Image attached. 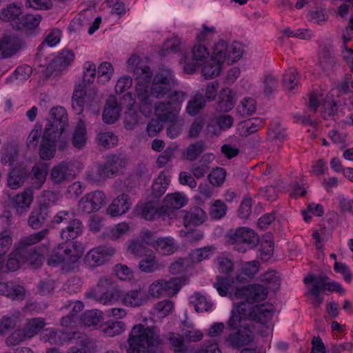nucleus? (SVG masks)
<instances>
[{
  "label": "nucleus",
  "instance_id": "f257e3e1",
  "mask_svg": "<svg viewBox=\"0 0 353 353\" xmlns=\"http://www.w3.org/2000/svg\"><path fill=\"white\" fill-rule=\"evenodd\" d=\"M128 353H163L165 339L155 327L134 325L128 338Z\"/></svg>",
  "mask_w": 353,
  "mask_h": 353
},
{
  "label": "nucleus",
  "instance_id": "f03ea898",
  "mask_svg": "<svg viewBox=\"0 0 353 353\" xmlns=\"http://www.w3.org/2000/svg\"><path fill=\"white\" fill-rule=\"evenodd\" d=\"M128 160L121 155H108L103 163L98 164L95 172H88L87 178L95 182L117 175L126 165Z\"/></svg>",
  "mask_w": 353,
  "mask_h": 353
},
{
  "label": "nucleus",
  "instance_id": "7ed1b4c3",
  "mask_svg": "<svg viewBox=\"0 0 353 353\" xmlns=\"http://www.w3.org/2000/svg\"><path fill=\"white\" fill-rule=\"evenodd\" d=\"M53 223H63L65 225L60 233L61 238L65 241L73 240L80 236L83 230L82 221L78 219L75 214L70 211H60L52 221Z\"/></svg>",
  "mask_w": 353,
  "mask_h": 353
},
{
  "label": "nucleus",
  "instance_id": "20e7f679",
  "mask_svg": "<svg viewBox=\"0 0 353 353\" xmlns=\"http://www.w3.org/2000/svg\"><path fill=\"white\" fill-rule=\"evenodd\" d=\"M69 147V141L66 137L50 132L49 130H43L39 148V156L43 160H50L54 157L58 148L60 151H64Z\"/></svg>",
  "mask_w": 353,
  "mask_h": 353
},
{
  "label": "nucleus",
  "instance_id": "39448f33",
  "mask_svg": "<svg viewBox=\"0 0 353 353\" xmlns=\"http://www.w3.org/2000/svg\"><path fill=\"white\" fill-rule=\"evenodd\" d=\"M177 85L172 71L168 68L161 67L153 78L151 88L152 97L161 99Z\"/></svg>",
  "mask_w": 353,
  "mask_h": 353
},
{
  "label": "nucleus",
  "instance_id": "423d86ee",
  "mask_svg": "<svg viewBox=\"0 0 353 353\" xmlns=\"http://www.w3.org/2000/svg\"><path fill=\"white\" fill-rule=\"evenodd\" d=\"M259 237L252 229L248 228H239L235 230H230L228 234V243L230 245L243 243L245 247L236 248V250L244 252L248 248L251 249L258 245Z\"/></svg>",
  "mask_w": 353,
  "mask_h": 353
},
{
  "label": "nucleus",
  "instance_id": "0eeeda50",
  "mask_svg": "<svg viewBox=\"0 0 353 353\" xmlns=\"http://www.w3.org/2000/svg\"><path fill=\"white\" fill-rule=\"evenodd\" d=\"M48 228H43L41 230L22 238L17 248V253L23 256L27 261L35 259L39 261L41 256L36 252L32 245L44 239L49 234Z\"/></svg>",
  "mask_w": 353,
  "mask_h": 353
},
{
  "label": "nucleus",
  "instance_id": "6e6552de",
  "mask_svg": "<svg viewBox=\"0 0 353 353\" xmlns=\"http://www.w3.org/2000/svg\"><path fill=\"white\" fill-rule=\"evenodd\" d=\"M241 55L242 50L239 43L234 42L229 46L225 41H220L214 45L212 57L221 64L226 61L231 65L236 62Z\"/></svg>",
  "mask_w": 353,
  "mask_h": 353
},
{
  "label": "nucleus",
  "instance_id": "1a4fd4ad",
  "mask_svg": "<svg viewBox=\"0 0 353 353\" xmlns=\"http://www.w3.org/2000/svg\"><path fill=\"white\" fill-rule=\"evenodd\" d=\"M68 125V117L66 110L62 106L53 107L50 110L48 122L44 130L60 137H66L65 129Z\"/></svg>",
  "mask_w": 353,
  "mask_h": 353
},
{
  "label": "nucleus",
  "instance_id": "9d476101",
  "mask_svg": "<svg viewBox=\"0 0 353 353\" xmlns=\"http://www.w3.org/2000/svg\"><path fill=\"white\" fill-rule=\"evenodd\" d=\"M134 76L137 81L136 85L137 97L139 101L153 99L151 94V88L148 91V83L152 77V72L148 66L137 67L134 69Z\"/></svg>",
  "mask_w": 353,
  "mask_h": 353
},
{
  "label": "nucleus",
  "instance_id": "9b49d317",
  "mask_svg": "<svg viewBox=\"0 0 353 353\" xmlns=\"http://www.w3.org/2000/svg\"><path fill=\"white\" fill-rule=\"evenodd\" d=\"M116 252L112 246H99L90 250L85 255V263L90 268H96L103 265Z\"/></svg>",
  "mask_w": 353,
  "mask_h": 353
},
{
  "label": "nucleus",
  "instance_id": "f8f14e48",
  "mask_svg": "<svg viewBox=\"0 0 353 353\" xmlns=\"http://www.w3.org/2000/svg\"><path fill=\"white\" fill-rule=\"evenodd\" d=\"M105 195L101 191L90 192L83 196L79 202V209L85 214L97 212L105 204Z\"/></svg>",
  "mask_w": 353,
  "mask_h": 353
},
{
  "label": "nucleus",
  "instance_id": "ddd939ff",
  "mask_svg": "<svg viewBox=\"0 0 353 353\" xmlns=\"http://www.w3.org/2000/svg\"><path fill=\"white\" fill-rule=\"evenodd\" d=\"M268 291L266 288L260 284L248 285L242 288H236L234 296L239 299H246L248 302L263 301L266 299Z\"/></svg>",
  "mask_w": 353,
  "mask_h": 353
},
{
  "label": "nucleus",
  "instance_id": "4468645a",
  "mask_svg": "<svg viewBox=\"0 0 353 353\" xmlns=\"http://www.w3.org/2000/svg\"><path fill=\"white\" fill-rule=\"evenodd\" d=\"M50 214V203L46 200L40 201L31 211L28 219V225L32 230L41 228L48 220Z\"/></svg>",
  "mask_w": 353,
  "mask_h": 353
},
{
  "label": "nucleus",
  "instance_id": "2eb2a0df",
  "mask_svg": "<svg viewBox=\"0 0 353 353\" xmlns=\"http://www.w3.org/2000/svg\"><path fill=\"white\" fill-rule=\"evenodd\" d=\"M74 177L72 165L68 162L61 161L52 168L49 179L54 185H60L73 179Z\"/></svg>",
  "mask_w": 353,
  "mask_h": 353
},
{
  "label": "nucleus",
  "instance_id": "dca6fc26",
  "mask_svg": "<svg viewBox=\"0 0 353 353\" xmlns=\"http://www.w3.org/2000/svg\"><path fill=\"white\" fill-rule=\"evenodd\" d=\"M130 196L127 194H121L115 198L107 209L111 216H118L125 214L132 207Z\"/></svg>",
  "mask_w": 353,
  "mask_h": 353
},
{
  "label": "nucleus",
  "instance_id": "f3484780",
  "mask_svg": "<svg viewBox=\"0 0 353 353\" xmlns=\"http://www.w3.org/2000/svg\"><path fill=\"white\" fill-rule=\"evenodd\" d=\"M30 174L29 170L24 165H19L13 167L9 172L7 178V185L12 190L21 187Z\"/></svg>",
  "mask_w": 353,
  "mask_h": 353
},
{
  "label": "nucleus",
  "instance_id": "a211bd4d",
  "mask_svg": "<svg viewBox=\"0 0 353 353\" xmlns=\"http://www.w3.org/2000/svg\"><path fill=\"white\" fill-rule=\"evenodd\" d=\"M74 55L70 50H63L48 65L47 71L51 74L67 68L74 60Z\"/></svg>",
  "mask_w": 353,
  "mask_h": 353
},
{
  "label": "nucleus",
  "instance_id": "6ab92c4d",
  "mask_svg": "<svg viewBox=\"0 0 353 353\" xmlns=\"http://www.w3.org/2000/svg\"><path fill=\"white\" fill-rule=\"evenodd\" d=\"M254 340L252 332L248 329L238 330L229 334L226 341L234 348L249 345Z\"/></svg>",
  "mask_w": 353,
  "mask_h": 353
},
{
  "label": "nucleus",
  "instance_id": "aec40b11",
  "mask_svg": "<svg viewBox=\"0 0 353 353\" xmlns=\"http://www.w3.org/2000/svg\"><path fill=\"white\" fill-rule=\"evenodd\" d=\"M21 48V41L16 37L5 36L0 39V59L8 58Z\"/></svg>",
  "mask_w": 353,
  "mask_h": 353
},
{
  "label": "nucleus",
  "instance_id": "412c9836",
  "mask_svg": "<svg viewBox=\"0 0 353 353\" xmlns=\"http://www.w3.org/2000/svg\"><path fill=\"white\" fill-rule=\"evenodd\" d=\"M121 108L114 96L108 97L103 112V120L105 123L112 124L116 122L120 115Z\"/></svg>",
  "mask_w": 353,
  "mask_h": 353
},
{
  "label": "nucleus",
  "instance_id": "4be33fe9",
  "mask_svg": "<svg viewBox=\"0 0 353 353\" xmlns=\"http://www.w3.org/2000/svg\"><path fill=\"white\" fill-rule=\"evenodd\" d=\"M274 310L272 305L262 304L257 305L250 312V319L261 324H265L270 320Z\"/></svg>",
  "mask_w": 353,
  "mask_h": 353
},
{
  "label": "nucleus",
  "instance_id": "5701e85b",
  "mask_svg": "<svg viewBox=\"0 0 353 353\" xmlns=\"http://www.w3.org/2000/svg\"><path fill=\"white\" fill-rule=\"evenodd\" d=\"M122 302L124 305L130 307H139L147 302L148 295L145 291L139 288L130 290L122 296Z\"/></svg>",
  "mask_w": 353,
  "mask_h": 353
},
{
  "label": "nucleus",
  "instance_id": "b1692460",
  "mask_svg": "<svg viewBox=\"0 0 353 353\" xmlns=\"http://www.w3.org/2000/svg\"><path fill=\"white\" fill-rule=\"evenodd\" d=\"M26 291L23 287L15 285L12 283L0 282V295L9 297L13 300H23Z\"/></svg>",
  "mask_w": 353,
  "mask_h": 353
},
{
  "label": "nucleus",
  "instance_id": "393cba45",
  "mask_svg": "<svg viewBox=\"0 0 353 353\" xmlns=\"http://www.w3.org/2000/svg\"><path fill=\"white\" fill-rule=\"evenodd\" d=\"M33 192L30 188L25 189L17 194L14 198V206L18 214H23L30 206L33 201Z\"/></svg>",
  "mask_w": 353,
  "mask_h": 353
},
{
  "label": "nucleus",
  "instance_id": "a878e982",
  "mask_svg": "<svg viewBox=\"0 0 353 353\" xmlns=\"http://www.w3.org/2000/svg\"><path fill=\"white\" fill-rule=\"evenodd\" d=\"M234 96L235 94L230 89H222L219 95L216 110L223 112L231 110L235 105Z\"/></svg>",
  "mask_w": 353,
  "mask_h": 353
},
{
  "label": "nucleus",
  "instance_id": "bb28decb",
  "mask_svg": "<svg viewBox=\"0 0 353 353\" xmlns=\"http://www.w3.org/2000/svg\"><path fill=\"white\" fill-rule=\"evenodd\" d=\"M183 219L185 226L188 225H199L202 224L207 219V214L201 208L194 207L189 211L183 212Z\"/></svg>",
  "mask_w": 353,
  "mask_h": 353
},
{
  "label": "nucleus",
  "instance_id": "cd10ccee",
  "mask_svg": "<svg viewBox=\"0 0 353 353\" xmlns=\"http://www.w3.org/2000/svg\"><path fill=\"white\" fill-rule=\"evenodd\" d=\"M154 112L158 119L164 122H173L177 117L176 112L168 101L155 103Z\"/></svg>",
  "mask_w": 353,
  "mask_h": 353
},
{
  "label": "nucleus",
  "instance_id": "c85d7f7f",
  "mask_svg": "<svg viewBox=\"0 0 353 353\" xmlns=\"http://www.w3.org/2000/svg\"><path fill=\"white\" fill-rule=\"evenodd\" d=\"M87 140L88 134L85 123L82 121H79L72 134V145L76 149L81 150L85 147Z\"/></svg>",
  "mask_w": 353,
  "mask_h": 353
},
{
  "label": "nucleus",
  "instance_id": "c756f323",
  "mask_svg": "<svg viewBox=\"0 0 353 353\" xmlns=\"http://www.w3.org/2000/svg\"><path fill=\"white\" fill-rule=\"evenodd\" d=\"M327 280L330 278L325 275H315L312 273L309 274L303 279L305 284L312 283L308 291L321 293L327 289Z\"/></svg>",
  "mask_w": 353,
  "mask_h": 353
},
{
  "label": "nucleus",
  "instance_id": "7c9ffc66",
  "mask_svg": "<svg viewBox=\"0 0 353 353\" xmlns=\"http://www.w3.org/2000/svg\"><path fill=\"white\" fill-rule=\"evenodd\" d=\"M178 246L172 237H161L156 241L154 249L163 255H170L177 250Z\"/></svg>",
  "mask_w": 353,
  "mask_h": 353
},
{
  "label": "nucleus",
  "instance_id": "2f4dec72",
  "mask_svg": "<svg viewBox=\"0 0 353 353\" xmlns=\"http://www.w3.org/2000/svg\"><path fill=\"white\" fill-rule=\"evenodd\" d=\"M139 268L142 272L152 273L159 270L161 265L154 253L150 250L149 253L139 261Z\"/></svg>",
  "mask_w": 353,
  "mask_h": 353
},
{
  "label": "nucleus",
  "instance_id": "473e14b6",
  "mask_svg": "<svg viewBox=\"0 0 353 353\" xmlns=\"http://www.w3.org/2000/svg\"><path fill=\"white\" fill-rule=\"evenodd\" d=\"M68 341H75V345L79 348L84 349L86 353H94L96 351V343L94 340L83 333H74L72 337Z\"/></svg>",
  "mask_w": 353,
  "mask_h": 353
},
{
  "label": "nucleus",
  "instance_id": "72a5a7b5",
  "mask_svg": "<svg viewBox=\"0 0 353 353\" xmlns=\"http://www.w3.org/2000/svg\"><path fill=\"white\" fill-rule=\"evenodd\" d=\"M125 330V324L123 321L110 320L104 323L101 330L108 337H114L122 334Z\"/></svg>",
  "mask_w": 353,
  "mask_h": 353
},
{
  "label": "nucleus",
  "instance_id": "f704fd0d",
  "mask_svg": "<svg viewBox=\"0 0 353 353\" xmlns=\"http://www.w3.org/2000/svg\"><path fill=\"white\" fill-rule=\"evenodd\" d=\"M123 293L120 289L117 287H112L100 296L90 294V296L94 298L97 301L103 305L116 302L121 299Z\"/></svg>",
  "mask_w": 353,
  "mask_h": 353
},
{
  "label": "nucleus",
  "instance_id": "c9c22d12",
  "mask_svg": "<svg viewBox=\"0 0 353 353\" xmlns=\"http://www.w3.org/2000/svg\"><path fill=\"white\" fill-rule=\"evenodd\" d=\"M21 6L17 3L8 4L6 7L1 10V19L5 21H13L19 20L21 14Z\"/></svg>",
  "mask_w": 353,
  "mask_h": 353
},
{
  "label": "nucleus",
  "instance_id": "e433bc0d",
  "mask_svg": "<svg viewBox=\"0 0 353 353\" xmlns=\"http://www.w3.org/2000/svg\"><path fill=\"white\" fill-rule=\"evenodd\" d=\"M42 340L46 343L52 344L62 345L64 342L70 340L68 335L62 331H55L54 330H46L42 336Z\"/></svg>",
  "mask_w": 353,
  "mask_h": 353
},
{
  "label": "nucleus",
  "instance_id": "4c0bfd02",
  "mask_svg": "<svg viewBox=\"0 0 353 353\" xmlns=\"http://www.w3.org/2000/svg\"><path fill=\"white\" fill-rule=\"evenodd\" d=\"M222 65L214 58H211L202 67V74L206 79H213L219 75Z\"/></svg>",
  "mask_w": 353,
  "mask_h": 353
},
{
  "label": "nucleus",
  "instance_id": "58836bf2",
  "mask_svg": "<svg viewBox=\"0 0 353 353\" xmlns=\"http://www.w3.org/2000/svg\"><path fill=\"white\" fill-rule=\"evenodd\" d=\"M205 99L202 93H196L188 103L186 112L191 116L196 115L205 106Z\"/></svg>",
  "mask_w": 353,
  "mask_h": 353
},
{
  "label": "nucleus",
  "instance_id": "ea45409f",
  "mask_svg": "<svg viewBox=\"0 0 353 353\" xmlns=\"http://www.w3.org/2000/svg\"><path fill=\"white\" fill-rule=\"evenodd\" d=\"M190 302L194 307L197 312H203L209 311L212 307V303L211 301H208L207 299L199 292H195L190 298Z\"/></svg>",
  "mask_w": 353,
  "mask_h": 353
},
{
  "label": "nucleus",
  "instance_id": "a19ab883",
  "mask_svg": "<svg viewBox=\"0 0 353 353\" xmlns=\"http://www.w3.org/2000/svg\"><path fill=\"white\" fill-rule=\"evenodd\" d=\"M41 21V16L39 14H27L22 16L19 21H17L16 28L17 30L26 28L28 30H32L37 27Z\"/></svg>",
  "mask_w": 353,
  "mask_h": 353
},
{
  "label": "nucleus",
  "instance_id": "79ce46f5",
  "mask_svg": "<svg viewBox=\"0 0 353 353\" xmlns=\"http://www.w3.org/2000/svg\"><path fill=\"white\" fill-rule=\"evenodd\" d=\"M45 325V321L42 318H33L30 319L22 329L26 337L30 339L38 334Z\"/></svg>",
  "mask_w": 353,
  "mask_h": 353
},
{
  "label": "nucleus",
  "instance_id": "37998d69",
  "mask_svg": "<svg viewBox=\"0 0 353 353\" xmlns=\"http://www.w3.org/2000/svg\"><path fill=\"white\" fill-rule=\"evenodd\" d=\"M48 164L46 163L36 164L32 168L31 172L35 179V187L40 188L45 183L48 174Z\"/></svg>",
  "mask_w": 353,
  "mask_h": 353
},
{
  "label": "nucleus",
  "instance_id": "c03bdc74",
  "mask_svg": "<svg viewBox=\"0 0 353 353\" xmlns=\"http://www.w3.org/2000/svg\"><path fill=\"white\" fill-rule=\"evenodd\" d=\"M20 315L21 312L17 311L11 314L3 316L0 320V334H3L8 330L14 328L19 321Z\"/></svg>",
  "mask_w": 353,
  "mask_h": 353
},
{
  "label": "nucleus",
  "instance_id": "a18cd8bd",
  "mask_svg": "<svg viewBox=\"0 0 353 353\" xmlns=\"http://www.w3.org/2000/svg\"><path fill=\"white\" fill-rule=\"evenodd\" d=\"M65 243H61L55 248L48 259V264L54 267L62 263H66Z\"/></svg>",
  "mask_w": 353,
  "mask_h": 353
},
{
  "label": "nucleus",
  "instance_id": "49530a36",
  "mask_svg": "<svg viewBox=\"0 0 353 353\" xmlns=\"http://www.w3.org/2000/svg\"><path fill=\"white\" fill-rule=\"evenodd\" d=\"M169 182L170 180L166 176L159 175L152 185V195L156 199L160 198L165 194Z\"/></svg>",
  "mask_w": 353,
  "mask_h": 353
},
{
  "label": "nucleus",
  "instance_id": "de8ad7c7",
  "mask_svg": "<svg viewBox=\"0 0 353 353\" xmlns=\"http://www.w3.org/2000/svg\"><path fill=\"white\" fill-rule=\"evenodd\" d=\"M102 312L97 310H88L81 317V321L85 327L97 325L102 319Z\"/></svg>",
  "mask_w": 353,
  "mask_h": 353
},
{
  "label": "nucleus",
  "instance_id": "09e8293b",
  "mask_svg": "<svg viewBox=\"0 0 353 353\" xmlns=\"http://www.w3.org/2000/svg\"><path fill=\"white\" fill-rule=\"evenodd\" d=\"M13 242V232L4 228L0 232V253L6 254L11 248Z\"/></svg>",
  "mask_w": 353,
  "mask_h": 353
},
{
  "label": "nucleus",
  "instance_id": "8fccbe9b",
  "mask_svg": "<svg viewBox=\"0 0 353 353\" xmlns=\"http://www.w3.org/2000/svg\"><path fill=\"white\" fill-rule=\"evenodd\" d=\"M205 144L203 141H199L188 146L185 151L186 159L193 161L196 160L204 151Z\"/></svg>",
  "mask_w": 353,
  "mask_h": 353
},
{
  "label": "nucleus",
  "instance_id": "3c124183",
  "mask_svg": "<svg viewBox=\"0 0 353 353\" xmlns=\"http://www.w3.org/2000/svg\"><path fill=\"white\" fill-rule=\"evenodd\" d=\"M164 203L179 210L186 205L188 199L181 193L176 192L168 194L164 199Z\"/></svg>",
  "mask_w": 353,
  "mask_h": 353
},
{
  "label": "nucleus",
  "instance_id": "603ef678",
  "mask_svg": "<svg viewBox=\"0 0 353 353\" xmlns=\"http://www.w3.org/2000/svg\"><path fill=\"white\" fill-rule=\"evenodd\" d=\"M163 288H164L165 295H174L181 287V279L173 277L170 280H161Z\"/></svg>",
  "mask_w": 353,
  "mask_h": 353
},
{
  "label": "nucleus",
  "instance_id": "864d4df0",
  "mask_svg": "<svg viewBox=\"0 0 353 353\" xmlns=\"http://www.w3.org/2000/svg\"><path fill=\"white\" fill-rule=\"evenodd\" d=\"M97 141L99 145L110 148L117 145L118 139L112 132H107L98 134Z\"/></svg>",
  "mask_w": 353,
  "mask_h": 353
},
{
  "label": "nucleus",
  "instance_id": "5fc2aeb1",
  "mask_svg": "<svg viewBox=\"0 0 353 353\" xmlns=\"http://www.w3.org/2000/svg\"><path fill=\"white\" fill-rule=\"evenodd\" d=\"M226 171L223 168H216L209 174L208 178L210 183L215 187L222 185L225 181Z\"/></svg>",
  "mask_w": 353,
  "mask_h": 353
},
{
  "label": "nucleus",
  "instance_id": "6e6d98bb",
  "mask_svg": "<svg viewBox=\"0 0 353 353\" xmlns=\"http://www.w3.org/2000/svg\"><path fill=\"white\" fill-rule=\"evenodd\" d=\"M227 206L223 201L216 200L211 205L209 214L213 219H220L226 214Z\"/></svg>",
  "mask_w": 353,
  "mask_h": 353
},
{
  "label": "nucleus",
  "instance_id": "4d7b16f0",
  "mask_svg": "<svg viewBox=\"0 0 353 353\" xmlns=\"http://www.w3.org/2000/svg\"><path fill=\"white\" fill-rule=\"evenodd\" d=\"M18 157V150L13 145H9L6 148L5 152L2 154L1 161L3 165L12 166L17 161Z\"/></svg>",
  "mask_w": 353,
  "mask_h": 353
},
{
  "label": "nucleus",
  "instance_id": "13d9d810",
  "mask_svg": "<svg viewBox=\"0 0 353 353\" xmlns=\"http://www.w3.org/2000/svg\"><path fill=\"white\" fill-rule=\"evenodd\" d=\"M128 250L137 257H143L150 252L140 240H133L130 242Z\"/></svg>",
  "mask_w": 353,
  "mask_h": 353
},
{
  "label": "nucleus",
  "instance_id": "bf43d9fd",
  "mask_svg": "<svg viewBox=\"0 0 353 353\" xmlns=\"http://www.w3.org/2000/svg\"><path fill=\"white\" fill-rule=\"evenodd\" d=\"M214 250V246H206L196 249L191 254L192 259L196 262H201L208 259Z\"/></svg>",
  "mask_w": 353,
  "mask_h": 353
},
{
  "label": "nucleus",
  "instance_id": "052dcab7",
  "mask_svg": "<svg viewBox=\"0 0 353 353\" xmlns=\"http://www.w3.org/2000/svg\"><path fill=\"white\" fill-rule=\"evenodd\" d=\"M297 71L295 68H289L283 75V83L285 89L292 90L297 85Z\"/></svg>",
  "mask_w": 353,
  "mask_h": 353
},
{
  "label": "nucleus",
  "instance_id": "680f3d73",
  "mask_svg": "<svg viewBox=\"0 0 353 353\" xmlns=\"http://www.w3.org/2000/svg\"><path fill=\"white\" fill-rule=\"evenodd\" d=\"M28 339L22 329H17L12 332L6 339V344L8 347H13Z\"/></svg>",
  "mask_w": 353,
  "mask_h": 353
},
{
  "label": "nucleus",
  "instance_id": "e2e57ef3",
  "mask_svg": "<svg viewBox=\"0 0 353 353\" xmlns=\"http://www.w3.org/2000/svg\"><path fill=\"white\" fill-rule=\"evenodd\" d=\"M218 271L219 273L229 275L234 270L232 261L227 257L219 256L216 259Z\"/></svg>",
  "mask_w": 353,
  "mask_h": 353
},
{
  "label": "nucleus",
  "instance_id": "0e129e2a",
  "mask_svg": "<svg viewBox=\"0 0 353 353\" xmlns=\"http://www.w3.org/2000/svg\"><path fill=\"white\" fill-rule=\"evenodd\" d=\"M96 77V65L92 62H86L84 64V72L81 84L86 86L93 83Z\"/></svg>",
  "mask_w": 353,
  "mask_h": 353
},
{
  "label": "nucleus",
  "instance_id": "69168bd1",
  "mask_svg": "<svg viewBox=\"0 0 353 353\" xmlns=\"http://www.w3.org/2000/svg\"><path fill=\"white\" fill-rule=\"evenodd\" d=\"M41 131L42 125L39 123H36L27 139V147L28 148L31 149L37 147L39 138H41Z\"/></svg>",
  "mask_w": 353,
  "mask_h": 353
},
{
  "label": "nucleus",
  "instance_id": "338daca9",
  "mask_svg": "<svg viewBox=\"0 0 353 353\" xmlns=\"http://www.w3.org/2000/svg\"><path fill=\"white\" fill-rule=\"evenodd\" d=\"M181 41L178 37H173L167 39L163 46V48L161 52V56H166L169 52L174 53L177 52L180 50Z\"/></svg>",
  "mask_w": 353,
  "mask_h": 353
},
{
  "label": "nucleus",
  "instance_id": "774afa93",
  "mask_svg": "<svg viewBox=\"0 0 353 353\" xmlns=\"http://www.w3.org/2000/svg\"><path fill=\"white\" fill-rule=\"evenodd\" d=\"M268 135L272 141H278L279 142H283L286 137L285 130L281 128L280 124L277 123L272 124L269 128Z\"/></svg>",
  "mask_w": 353,
  "mask_h": 353
}]
</instances>
